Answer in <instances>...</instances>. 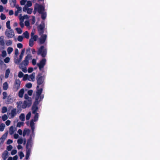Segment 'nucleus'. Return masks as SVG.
<instances>
[{
    "label": "nucleus",
    "instance_id": "obj_44",
    "mask_svg": "<svg viewBox=\"0 0 160 160\" xmlns=\"http://www.w3.org/2000/svg\"><path fill=\"white\" fill-rule=\"evenodd\" d=\"M25 52V49L24 48L22 50L21 53L19 56L23 57L24 56V54Z\"/></svg>",
    "mask_w": 160,
    "mask_h": 160
},
{
    "label": "nucleus",
    "instance_id": "obj_61",
    "mask_svg": "<svg viewBox=\"0 0 160 160\" xmlns=\"http://www.w3.org/2000/svg\"><path fill=\"white\" fill-rule=\"evenodd\" d=\"M2 2L4 4H6L8 2V0H1Z\"/></svg>",
    "mask_w": 160,
    "mask_h": 160
},
{
    "label": "nucleus",
    "instance_id": "obj_7",
    "mask_svg": "<svg viewBox=\"0 0 160 160\" xmlns=\"http://www.w3.org/2000/svg\"><path fill=\"white\" fill-rule=\"evenodd\" d=\"M17 58V56H14V62L16 64L20 65V63H21L20 62L21 61L23 57L19 56V58Z\"/></svg>",
    "mask_w": 160,
    "mask_h": 160
},
{
    "label": "nucleus",
    "instance_id": "obj_16",
    "mask_svg": "<svg viewBox=\"0 0 160 160\" xmlns=\"http://www.w3.org/2000/svg\"><path fill=\"white\" fill-rule=\"evenodd\" d=\"M3 88L4 90H7L8 88V84L7 82H4L3 84Z\"/></svg>",
    "mask_w": 160,
    "mask_h": 160
},
{
    "label": "nucleus",
    "instance_id": "obj_40",
    "mask_svg": "<svg viewBox=\"0 0 160 160\" xmlns=\"http://www.w3.org/2000/svg\"><path fill=\"white\" fill-rule=\"evenodd\" d=\"M0 17H1V19L2 20H5L6 18V17L5 15L3 14V13L1 14V16H0Z\"/></svg>",
    "mask_w": 160,
    "mask_h": 160
},
{
    "label": "nucleus",
    "instance_id": "obj_52",
    "mask_svg": "<svg viewBox=\"0 0 160 160\" xmlns=\"http://www.w3.org/2000/svg\"><path fill=\"white\" fill-rule=\"evenodd\" d=\"M28 7L27 6L25 5L23 8V10L24 12H26L28 9Z\"/></svg>",
    "mask_w": 160,
    "mask_h": 160
},
{
    "label": "nucleus",
    "instance_id": "obj_6",
    "mask_svg": "<svg viewBox=\"0 0 160 160\" xmlns=\"http://www.w3.org/2000/svg\"><path fill=\"white\" fill-rule=\"evenodd\" d=\"M32 103V100H25L22 105V108H25L27 107H29L31 105Z\"/></svg>",
    "mask_w": 160,
    "mask_h": 160
},
{
    "label": "nucleus",
    "instance_id": "obj_18",
    "mask_svg": "<svg viewBox=\"0 0 160 160\" xmlns=\"http://www.w3.org/2000/svg\"><path fill=\"white\" fill-rule=\"evenodd\" d=\"M30 79L31 81H34L35 80V73L34 72L32 73L31 75L30 76Z\"/></svg>",
    "mask_w": 160,
    "mask_h": 160
},
{
    "label": "nucleus",
    "instance_id": "obj_25",
    "mask_svg": "<svg viewBox=\"0 0 160 160\" xmlns=\"http://www.w3.org/2000/svg\"><path fill=\"white\" fill-rule=\"evenodd\" d=\"M12 41L11 40H8L7 41V42L6 43V45L8 46H11L12 45Z\"/></svg>",
    "mask_w": 160,
    "mask_h": 160
},
{
    "label": "nucleus",
    "instance_id": "obj_63",
    "mask_svg": "<svg viewBox=\"0 0 160 160\" xmlns=\"http://www.w3.org/2000/svg\"><path fill=\"white\" fill-rule=\"evenodd\" d=\"M20 22L22 21V22H23L24 20V17L23 16L21 17L20 18Z\"/></svg>",
    "mask_w": 160,
    "mask_h": 160
},
{
    "label": "nucleus",
    "instance_id": "obj_38",
    "mask_svg": "<svg viewBox=\"0 0 160 160\" xmlns=\"http://www.w3.org/2000/svg\"><path fill=\"white\" fill-rule=\"evenodd\" d=\"M30 131L28 129H24L23 130V132L25 133L26 134L28 135L29 134Z\"/></svg>",
    "mask_w": 160,
    "mask_h": 160
},
{
    "label": "nucleus",
    "instance_id": "obj_30",
    "mask_svg": "<svg viewBox=\"0 0 160 160\" xmlns=\"http://www.w3.org/2000/svg\"><path fill=\"white\" fill-rule=\"evenodd\" d=\"M7 107H3L2 109V113H5L7 112Z\"/></svg>",
    "mask_w": 160,
    "mask_h": 160
},
{
    "label": "nucleus",
    "instance_id": "obj_42",
    "mask_svg": "<svg viewBox=\"0 0 160 160\" xmlns=\"http://www.w3.org/2000/svg\"><path fill=\"white\" fill-rule=\"evenodd\" d=\"M2 95H3V99H5L6 98V97H7V94L6 92H3L2 93Z\"/></svg>",
    "mask_w": 160,
    "mask_h": 160
},
{
    "label": "nucleus",
    "instance_id": "obj_19",
    "mask_svg": "<svg viewBox=\"0 0 160 160\" xmlns=\"http://www.w3.org/2000/svg\"><path fill=\"white\" fill-rule=\"evenodd\" d=\"M10 72V71L9 69H8L6 70L5 75V78H7L8 77Z\"/></svg>",
    "mask_w": 160,
    "mask_h": 160
},
{
    "label": "nucleus",
    "instance_id": "obj_43",
    "mask_svg": "<svg viewBox=\"0 0 160 160\" xmlns=\"http://www.w3.org/2000/svg\"><path fill=\"white\" fill-rule=\"evenodd\" d=\"M25 86L28 88H30L32 87V84L31 83H28L26 84Z\"/></svg>",
    "mask_w": 160,
    "mask_h": 160
},
{
    "label": "nucleus",
    "instance_id": "obj_1",
    "mask_svg": "<svg viewBox=\"0 0 160 160\" xmlns=\"http://www.w3.org/2000/svg\"><path fill=\"white\" fill-rule=\"evenodd\" d=\"M37 80L38 86L37 87V91L35 92L33 94V97L35 99V101L34 102L33 105L32 107V112L33 114H35L34 118L32 120L30 123V126L31 127V129L33 132L35 128L34 123V121H36L38 118V114L36 112L38 110V105L39 103V102L40 101L39 100L40 98V88H39V85H40V74H38L37 78Z\"/></svg>",
    "mask_w": 160,
    "mask_h": 160
},
{
    "label": "nucleus",
    "instance_id": "obj_29",
    "mask_svg": "<svg viewBox=\"0 0 160 160\" xmlns=\"http://www.w3.org/2000/svg\"><path fill=\"white\" fill-rule=\"evenodd\" d=\"M23 39V38L22 36H19L17 38L18 40L20 42H22Z\"/></svg>",
    "mask_w": 160,
    "mask_h": 160
},
{
    "label": "nucleus",
    "instance_id": "obj_59",
    "mask_svg": "<svg viewBox=\"0 0 160 160\" xmlns=\"http://www.w3.org/2000/svg\"><path fill=\"white\" fill-rule=\"evenodd\" d=\"M10 123L11 121L9 120H8L6 122V124L7 126H9L10 125Z\"/></svg>",
    "mask_w": 160,
    "mask_h": 160
},
{
    "label": "nucleus",
    "instance_id": "obj_21",
    "mask_svg": "<svg viewBox=\"0 0 160 160\" xmlns=\"http://www.w3.org/2000/svg\"><path fill=\"white\" fill-rule=\"evenodd\" d=\"M23 79L24 80H28L29 81H31V80L30 79V76L28 75V74H25L23 77Z\"/></svg>",
    "mask_w": 160,
    "mask_h": 160
},
{
    "label": "nucleus",
    "instance_id": "obj_12",
    "mask_svg": "<svg viewBox=\"0 0 160 160\" xmlns=\"http://www.w3.org/2000/svg\"><path fill=\"white\" fill-rule=\"evenodd\" d=\"M24 92V90L22 88L18 92V96L19 97L22 98L23 97V95Z\"/></svg>",
    "mask_w": 160,
    "mask_h": 160
},
{
    "label": "nucleus",
    "instance_id": "obj_11",
    "mask_svg": "<svg viewBox=\"0 0 160 160\" xmlns=\"http://www.w3.org/2000/svg\"><path fill=\"white\" fill-rule=\"evenodd\" d=\"M11 117L12 118H13L17 114L16 109L15 108H14L11 110Z\"/></svg>",
    "mask_w": 160,
    "mask_h": 160
},
{
    "label": "nucleus",
    "instance_id": "obj_8",
    "mask_svg": "<svg viewBox=\"0 0 160 160\" xmlns=\"http://www.w3.org/2000/svg\"><path fill=\"white\" fill-rule=\"evenodd\" d=\"M37 12H38L39 13H40V5L36 3L34 6V9L33 11V13L35 14Z\"/></svg>",
    "mask_w": 160,
    "mask_h": 160
},
{
    "label": "nucleus",
    "instance_id": "obj_47",
    "mask_svg": "<svg viewBox=\"0 0 160 160\" xmlns=\"http://www.w3.org/2000/svg\"><path fill=\"white\" fill-rule=\"evenodd\" d=\"M23 76V73L21 71L19 72L18 74V77L20 78H21Z\"/></svg>",
    "mask_w": 160,
    "mask_h": 160
},
{
    "label": "nucleus",
    "instance_id": "obj_55",
    "mask_svg": "<svg viewBox=\"0 0 160 160\" xmlns=\"http://www.w3.org/2000/svg\"><path fill=\"white\" fill-rule=\"evenodd\" d=\"M32 62V64L34 65H35L36 64V59H33Z\"/></svg>",
    "mask_w": 160,
    "mask_h": 160
},
{
    "label": "nucleus",
    "instance_id": "obj_58",
    "mask_svg": "<svg viewBox=\"0 0 160 160\" xmlns=\"http://www.w3.org/2000/svg\"><path fill=\"white\" fill-rule=\"evenodd\" d=\"M25 2H26V1H25V0H22L20 1L21 4L22 5H24L25 4Z\"/></svg>",
    "mask_w": 160,
    "mask_h": 160
},
{
    "label": "nucleus",
    "instance_id": "obj_23",
    "mask_svg": "<svg viewBox=\"0 0 160 160\" xmlns=\"http://www.w3.org/2000/svg\"><path fill=\"white\" fill-rule=\"evenodd\" d=\"M33 40L32 38H30L29 41V46L30 47H32L33 45Z\"/></svg>",
    "mask_w": 160,
    "mask_h": 160
},
{
    "label": "nucleus",
    "instance_id": "obj_37",
    "mask_svg": "<svg viewBox=\"0 0 160 160\" xmlns=\"http://www.w3.org/2000/svg\"><path fill=\"white\" fill-rule=\"evenodd\" d=\"M23 140L22 138H20L17 141L18 143L19 144H22L23 142Z\"/></svg>",
    "mask_w": 160,
    "mask_h": 160
},
{
    "label": "nucleus",
    "instance_id": "obj_45",
    "mask_svg": "<svg viewBox=\"0 0 160 160\" xmlns=\"http://www.w3.org/2000/svg\"><path fill=\"white\" fill-rule=\"evenodd\" d=\"M23 122H18L17 124V127H20L21 126L23 125Z\"/></svg>",
    "mask_w": 160,
    "mask_h": 160
},
{
    "label": "nucleus",
    "instance_id": "obj_10",
    "mask_svg": "<svg viewBox=\"0 0 160 160\" xmlns=\"http://www.w3.org/2000/svg\"><path fill=\"white\" fill-rule=\"evenodd\" d=\"M9 2L11 6L12 7H14L16 5V0H9Z\"/></svg>",
    "mask_w": 160,
    "mask_h": 160
},
{
    "label": "nucleus",
    "instance_id": "obj_56",
    "mask_svg": "<svg viewBox=\"0 0 160 160\" xmlns=\"http://www.w3.org/2000/svg\"><path fill=\"white\" fill-rule=\"evenodd\" d=\"M12 142H13V141L12 140H11V139H8L7 141V144H9L12 143Z\"/></svg>",
    "mask_w": 160,
    "mask_h": 160
},
{
    "label": "nucleus",
    "instance_id": "obj_51",
    "mask_svg": "<svg viewBox=\"0 0 160 160\" xmlns=\"http://www.w3.org/2000/svg\"><path fill=\"white\" fill-rule=\"evenodd\" d=\"M19 51L18 49L16 48L15 49V54L14 56H17L18 55V54Z\"/></svg>",
    "mask_w": 160,
    "mask_h": 160
},
{
    "label": "nucleus",
    "instance_id": "obj_22",
    "mask_svg": "<svg viewBox=\"0 0 160 160\" xmlns=\"http://www.w3.org/2000/svg\"><path fill=\"white\" fill-rule=\"evenodd\" d=\"M13 50V49L12 47H9L7 49V52L8 54H10L11 53Z\"/></svg>",
    "mask_w": 160,
    "mask_h": 160
},
{
    "label": "nucleus",
    "instance_id": "obj_62",
    "mask_svg": "<svg viewBox=\"0 0 160 160\" xmlns=\"http://www.w3.org/2000/svg\"><path fill=\"white\" fill-rule=\"evenodd\" d=\"M22 131L21 129H19L18 131V132L20 135H22Z\"/></svg>",
    "mask_w": 160,
    "mask_h": 160
},
{
    "label": "nucleus",
    "instance_id": "obj_50",
    "mask_svg": "<svg viewBox=\"0 0 160 160\" xmlns=\"http://www.w3.org/2000/svg\"><path fill=\"white\" fill-rule=\"evenodd\" d=\"M38 38V36L36 35H35L33 37H32V40H33V41H37Z\"/></svg>",
    "mask_w": 160,
    "mask_h": 160
},
{
    "label": "nucleus",
    "instance_id": "obj_27",
    "mask_svg": "<svg viewBox=\"0 0 160 160\" xmlns=\"http://www.w3.org/2000/svg\"><path fill=\"white\" fill-rule=\"evenodd\" d=\"M16 8H17V11L19 12H21L22 10V8L21 7H19L18 5H16L15 6Z\"/></svg>",
    "mask_w": 160,
    "mask_h": 160
},
{
    "label": "nucleus",
    "instance_id": "obj_9",
    "mask_svg": "<svg viewBox=\"0 0 160 160\" xmlns=\"http://www.w3.org/2000/svg\"><path fill=\"white\" fill-rule=\"evenodd\" d=\"M9 156V153L7 151H5L2 155V157L3 160H6Z\"/></svg>",
    "mask_w": 160,
    "mask_h": 160
},
{
    "label": "nucleus",
    "instance_id": "obj_60",
    "mask_svg": "<svg viewBox=\"0 0 160 160\" xmlns=\"http://www.w3.org/2000/svg\"><path fill=\"white\" fill-rule=\"evenodd\" d=\"M20 25L22 28H23L24 26L23 22H22V21L20 22Z\"/></svg>",
    "mask_w": 160,
    "mask_h": 160
},
{
    "label": "nucleus",
    "instance_id": "obj_26",
    "mask_svg": "<svg viewBox=\"0 0 160 160\" xmlns=\"http://www.w3.org/2000/svg\"><path fill=\"white\" fill-rule=\"evenodd\" d=\"M24 98L26 100H32L31 98L29 97L27 94H25Z\"/></svg>",
    "mask_w": 160,
    "mask_h": 160
},
{
    "label": "nucleus",
    "instance_id": "obj_32",
    "mask_svg": "<svg viewBox=\"0 0 160 160\" xmlns=\"http://www.w3.org/2000/svg\"><path fill=\"white\" fill-rule=\"evenodd\" d=\"M19 156L20 158L21 159H22V158L24 157V155L22 152H21L19 153Z\"/></svg>",
    "mask_w": 160,
    "mask_h": 160
},
{
    "label": "nucleus",
    "instance_id": "obj_24",
    "mask_svg": "<svg viewBox=\"0 0 160 160\" xmlns=\"http://www.w3.org/2000/svg\"><path fill=\"white\" fill-rule=\"evenodd\" d=\"M10 21H8L6 22V27H7V28H8V29H11V28L10 25Z\"/></svg>",
    "mask_w": 160,
    "mask_h": 160
},
{
    "label": "nucleus",
    "instance_id": "obj_57",
    "mask_svg": "<svg viewBox=\"0 0 160 160\" xmlns=\"http://www.w3.org/2000/svg\"><path fill=\"white\" fill-rule=\"evenodd\" d=\"M25 25L27 27L29 26L30 25V23L28 21H26L25 22Z\"/></svg>",
    "mask_w": 160,
    "mask_h": 160
},
{
    "label": "nucleus",
    "instance_id": "obj_4",
    "mask_svg": "<svg viewBox=\"0 0 160 160\" xmlns=\"http://www.w3.org/2000/svg\"><path fill=\"white\" fill-rule=\"evenodd\" d=\"M5 34L8 38H11L15 35L14 31L12 29H7L5 32Z\"/></svg>",
    "mask_w": 160,
    "mask_h": 160
},
{
    "label": "nucleus",
    "instance_id": "obj_34",
    "mask_svg": "<svg viewBox=\"0 0 160 160\" xmlns=\"http://www.w3.org/2000/svg\"><path fill=\"white\" fill-rule=\"evenodd\" d=\"M16 30L18 34H21L22 32V30L19 28H16Z\"/></svg>",
    "mask_w": 160,
    "mask_h": 160
},
{
    "label": "nucleus",
    "instance_id": "obj_53",
    "mask_svg": "<svg viewBox=\"0 0 160 160\" xmlns=\"http://www.w3.org/2000/svg\"><path fill=\"white\" fill-rule=\"evenodd\" d=\"M33 91L32 90H29L28 92V95L30 96H31L32 93Z\"/></svg>",
    "mask_w": 160,
    "mask_h": 160
},
{
    "label": "nucleus",
    "instance_id": "obj_5",
    "mask_svg": "<svg viewBox=\"0 0 160 160\" xmlns=\"http://www.w3.org/2000/svg\"><path fill=\"white\" fill-rule=\"evenodd\" d=\"M21 82L19 79L15 80L13 86V88L15 91H17L20 88Z\"/></svg>",
    "mask_w": 160,
    "mask_h": 160
},
{
    "label": "nucleus",
    "instance_id": "obj_36",
    "mask_svg": "<svg viewBox=\"0 0 160 160\" xmlns=\"http://www.w3.org/2000/svg\"><path fill=\"white\" fill-rule=\"evenodd\" d=\"M2 57H5L7 55L6 52L5 50H3L2 52Z\"/></svg>",
    "mask_w": 160,
    "mask_h": 160
},
{
    "label": "nucleus",
    "instance_id": "obj_20",
    "mask_svg": "<svg viewBox=\"0 0 160 160\" xmlns=\"http://www.w3.org/2000/svg\"><path fill=\"white\" fill-rule=\"evenodd\" d=\"M5 127V125L4 123H2L0 125V131H3Z\"/></svg>",
    "mask_w": 160,
    "mask_h": 160
},
{
    "label": "nucleus",
    "instance_id": "obj_49",
    "mask_svg": "<svg viewBox=\"0 0 160 160\" xmlns=\"http://www.w3.org/2000/svg\"><path fill=\"white\" fill-rule=\"evenodd\" d=\"M17 152V150H13L11 152V154L12 155H14L16 154Z\"/></svg>",
    "mask_w": 160,
    "mask_h": 160
},
{
    "label": "nucleus",
    "instance_id": "obj_3",
    "mask_svg": "<svg viewBox=\"0 0 160 160\" xmlns=\"http://www.w3.org/2000/svg\"><path fill=\"white\" fill-rule=\"evenodd\" d=\"M32 59V56L30 54H28L26 56L24 59L20 63L19 67H25L28 65L29 61Z\"/></svg>",
    "mask_w": 160,
    "mask_h": 160
},
{
    "label": "nucleus",
    "instance_id": "obj_31",
    "mask_svg": "<svg viewBox=\"0 0 160 160\" xmlns=\"http://www.w3.org/2000/svg\"><path fill=\"white\" fill-rule=\"evenodd\" d=\"M25 5L27 6L28 7L31 6L32 5V3L31 1H28Z\"/></svg>",
    "mask_w": 160,
    "mask_h": 160
},
{
    "label": "nucleus",
    "instance_id": "obj_28",
    "mask_svg": "<svg viewBox=\"0 0 160 160\" xmlns=\"http://www.w3.org/2000/svg\"><path fill=\"white\" fill-rule=\"evenodd\" d=\"M31 112H29L28 113V114L26 116V119L27 120H29L31 116Z\"/></svg>",
    "mask_w": 160,
    "mask_h": 160
},
{
    "label": "nucleus",
    "instance_id": "obj_17",
    "mask_svg": "<svg viewBox=\"0 0 160 160\" xmlns=\"http://www.w3.org/2000/svg\"><path fill=\"white\" fill-rule=\"evenodd\" d=\"M20 119L22 121H24L25 120V116L24 114L22 113L19 116Z\"/></svg>",
    "mask_w": 160,
    "mask_h": 160
},
{
    "label": "nucleus",
    "instance_id": "obj_48",
    "mask_svg": "<svg viewBox=\"0 0 160 160\" xmlns=\"http://www.w3.org/2000/svg\"><path fill=\"white\" fill-rule=\"evenodd\" d=\"M17 46L18 48H22L23 45L22 43H18L17 44Z\"/></svg>",
    "mask_w": 160,
    "mask_h": 160
},
{
    "label": "nucleus",
    "instance_id": "obj_64",
    "mask_svg": "<svg viewBox=\"0 0 160 160\" xmlns=\"http://www.w3.org/2000/svg\"><path fill=\"white\" fill-rule=\"evenodd\" d=\"M9 14L10 15H12L13 14V12L12 10H10L9 12Z\"/></svg>",
    "mask_w": 160,
    "mask_h": 160
},
{
    "label": "nucleus",
    "instance_id": "obj_15",
    "mask_svg": "<svg viewBox=\"0 0 160 160\" xmlns=\"http://www.w3.org/2000/svg\"><path fill=\"white\" fill-rule=\"evenodd\" d=\"M24 38H26L27 39H28L29 37V34L28 32L26 31L25 32L23 33Z\"/></svg>",
    "mask_w": 160,
    "mask_h": 160
},
{
    "label": "nucleus",
    "instance_id": "obj_54",
    "mask_svg": "<svg viewBox=\"0 0 160 160\" xmlns=\"http://www.w3.org/2000/svg\"><path fill=\"white\" fill-rule=\"evenodd\" d=\"M33 71V68H29L28 69V73H31Z\"/></svg>",
    "mask_w": 160,
    "mask_h": 160
},
{
    "label": "nucleus",
    "instance_id": "obj_33",
    "mask_svg": "<svg viewBox=\"0 0 160 160\" xmlns=\"http://www.w3.org/2000/svg\"><path fill=\"white\" fill-rule=\"evenodd\" d=\"M2 120L3 121H5V120L7 119L8 118V117L7 115H6V114H4L2 116Z\"/></svg>",
    "mask_w": 160,
    "mask_h": 160
},
{
    "label": "nucleus",
    "instance_id": "obj_2",
    "mask_svg": "<svg viewBox=\"0 0 160 160\" xmlns=\"http://www.w3.org/2000/svg\"><path fill=\"white\" fill-rule=\"evenodd\" d=\"M33 145L32 141V137H30V138L28 140L26 144V154L25 158L28 159L29 157L30 154L31 153V150Z\"/></svg>",
    "mask_w": 160,
    "mask_h": 160
},
{
    "label": "nucleus",
    "instance_id": "obj_35",
    "mask_svg": "<svg viewBox=\"0 0 160 160\" xmlns=\"http://www.w3.org/2000/svg\"><path fill=\"white\" fill-rule=\"evenodd\" d=\"M33 9L32 8H28L27 11V13L29 14H31L32 12Z\"/></svg>",
    "mask_w": 160,
    "mask_h": 160
},
{
    "label": "nucleus",
    "instance_id": "obj_46",
    "mask_svg": "<svg viewBox=\"0 0 160 160\" xmlns=\"http://www.w3.org/2000/svg\"><path fill=\"white\" fill-rule=\"evenodd\" d=\"M10 60L9 58L7 57L4 59V62L6 63H8L9 62Z\"/></svg>",
    "mask_w": 160,
    "mask_h": 160
},
{
    "label": "nucleus",
    "instance_id": "obj_13",
    "mask_svg": "<svg viewBox=\"0 0 160 160\" xmlns=\"http://www.w3.org/2000/svg\"><path fill=\"white\" fill-rule=\"evenodd\" d=\"M15 131V129L14 128L13 126H11L10 127L9 133L11 135L13 134Z\"/></svg>",
    "mask_w": 160,
    "mask_h": 160
},
{
    "label": "nucleus",
    "instance_id": "obj_14",
    "mask_svg": "<svg viewBox=\"0 0 160 160\" xmlns=\"http://www.w3.org/2000/svg\"><path fill=\"white\" fill-rule=\"evenodd\" d=\"M4 44L5 43L4 40V37L2 36L0 37V45L1 46H3Z\"/></svg>",
    "mask_w": 160,
    "mask_h": 160
},
{
    "label": "nucleus",
    "instance_id": "obj_41",
    "mask_svg": "<svg viewBox=\"0 0 160 160\" xmlns=\"http://www.w3.org/2000/svg\"><path fill=\"white\" fill-rule=\"evenodd\" d=\"M13 147L12 146L9 145L7 147V150L8 151H10L12 149Z\"/></svg>",
    "mask_w": 160,
    "mask_h": 160
},
{
    "label": "nucleus",
    "instance_id": "obj_39",
    "mask_svg": "<svg viewBox=\"0 0 160 160\" xmlns=\"http://www.w3.org/2000/svg\"><path fill=\"white\" fill-rule=\"evenodd\" d=\"M19 68H21L22 71L25 73L27 72V68L25 67H19Z\"/></svg>",
    "mask_w": 160,
    "mask_h": 160
}]
</instances>
